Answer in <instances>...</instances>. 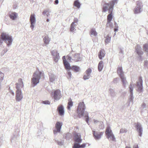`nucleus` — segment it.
Masks as SVG:
<instances>
[{
  "label": "nucleus",
  "instance_id": "b1692460",
  "mask_svg": "<svg viewBox=\"0 0 148 148\" xmlns=\"http://www.w3.org/2000/svg\"><path fill=\"white\" fill-rule=\"evenodd\" d=\"M58 109L60 114L61 116L63 115L64 114V110L63 106L62 105L59 106Z\"/></svg>",
  "mask_w": 148,
  "mask_h": 148
},
{
  "label": "nucleus",
  "instance_id": "c9c22d12",
  "mask_svg": "<svg viewBox=\"0 0 148 148\" xmlns=\"http://www.w3.org/2000/svg\"><path fill=\"white\" fill-rule=\"evenodd\" d=\"M99 129H103L104 128V125L103 122L101 121L99 122Z\"/></svg>",
  "mask_w": 148,
  "mask_h": 148
},
{
  "label": "nucleus",
  "instance_id": "6e6552de",
  "mask_svg": "<svg viewBox=\"0 0 148 148\" xmlns=\"http://www.w3.org/2000/svg\"><path fill=\"white\" fill-rule=\"evenodd\" d=\"M67 59L68 60L71 61L74 60L76 62L78 61L81 60V57L80 56V54L79 53H75L71 57L70 55H68L67 56Z\"/></svg>",
  "mask_w": 148,
  "mask_h": 148
},
{
  "label": "nucleus",
  "instance_id": "aec40b11",
  "mask_svg": "<svg viewBox=\"0 0 148 148\" xmlns=\"http://www.w3.org/2000/svg\"><path fill=\"white\" fill-rule=\"evenodd\" d=\"M117 73L120 77L124 76V72L123 71L121 66H120L118 67L117 69Z\"/></svg>",
  "mask_w": 148,
  "mask_h": 148
},
{
  "label": "nucleus",
  "instance_id": "c85d7f7f",
  "mask_svg": "<svg viewBox=\"0 0 148 148\" xmlns=\"http://www.w3.org/2000/svg\"><path fill=\"white\" fill-rule=\"evenodd\" d=\"M50 41V39L48 36H45L43 38V41L44 42V45H48L49 44Z\"/></svg>",
  "mask_w": 148,
  "mask_h": 148
},
{
  "label": "nucleus",
  "instance_id": "473e14b6",
  "mask_svg": "<svg viewBox=\"0 0 148 148\" xmlns=\"http://www.w3.org/2000/svg\"><path fill=\"white\" fill-rule=\"evenodd\" d=\"M74 5L77 7V8H79L80 6V4L78 0L75 1L74 3Z\"/></svg>",
  "mask_w": 148,
  "mask_h": 148
},
{
  "label": "nucleus",
  "instance_id": "e433bc0d",
  "mask_svg": "<svg viewBox=\"0 0 148 148\" xmlns=\"http://www.w3.org/2000/svg\"><path fill=\"white\" fill-rule=\"evenodd\" d=\"M73 106V102L72 101H69L68 103V105L67 106L68 109L69 110H70L71 107Z\"/></svg>",
  "mask_w": 148,
  "mask_h": 148
},
{
  "label": "nucleus",
  "instance_id": "4468645a",
  "mask_svg": "<svg viewBox=\"0 0 148 148\" xmlns=\"http://www.w3.org/2000/svg\"><path fill=\"white\" fill-rule=\"evenodd\" d=\"M52 55L53 56L54 61L55 62H57L60 58L59 53L57 52L56 50H53L51 52Z\"/></svg>",
  "mask_w": 148,
  "mask_h": 148
},
{
  "label": "nucleus",
  "instance_id": "bf43d9fd",
  "mask_svg": "<svg viewBox=\"0 0 148 148\" xmlns=\"http://www.w3.org/2000/svg\"><path fill=\"white\" fill-rule=\"evenodd\" d=\"M14 140V139H13V138H11V141L12 142Z\"/></svg>",
  "mask_w": 148,
  "mask_h": 148
},
{
  "label": "nucleus",
  "instance_id": "a211bd4d",
  "mask_svg": "<svg viewBox=\"0 0 148 148\" xmlns=\"http://www.w3.org/2000/svg\"><path fill=\"white\" fill-rule=\"evenodd\" d=\"M86 144L85 143L81 145L79 143H74L73 148H84L86 147Z\"/></svg>",
  "mask_w": 148,
  "mask_h": 148
},
{
  "label": "nucleus",
  "instance_id": "4be33fe9",
  "mask_svg": "<svg viewBox=\"0 0 148 148\" xmlns=\"http://www.w3.org/2000/svg\"><path fill=\"white\" fill-rule=\"evenodd\" d=\"M105 55V51L103 50H101L99 51L98 53V57L100 60H102L104 57Z\"/></svg>",
  "mask_w": 148,
  "mask_h": 148
},
{
  "label": "nucleus",
  "instance_id": "79ce46f5",
  "mask_svg": "<svg viewBox=\"0 0 148 148\" xmlns=\"http://www.w3.org/2000/svg\"><path fill=\"white\" fill-rule=\"evenodd\" d=\"M143 48L144 50L148 52V44H146L144 45Z\"/></svg>",
  "mask_w": 148,
  "mask_h": 148
},
{
  "label": "nucleus",
  "instance_id": "4d7b16f0",
  "mask_svg": "<svg viewBox=\"0 0 148 148\" xmlns=\"http://www.w3.org/2000/svg\"><path fill=\"white\" fill-rule=\"evenodd\" d=\"M10 93L12 94V95H13V96H14V92L12 91V90H11L10 91Z\"/></svg>",
  "mask_w": 148,
  "mask_h": 148
},
{
  "label": "nucleus",
  "instance_id": "f257e3e1",
  "mask_svg": "<svg viewBox=\"0 0 148 148\" xmlns=\"http://www.w3.org/2000/svg\"><path fill=\"white\" fill-rule=\"evenodd\" d=\"M86 109V106L83 102L79 103L77 109V113L79 118H81L85 114V117L86 118V122L88 123L89 120V117L88 113L85 112L84 113V110Z\"/></svg>",
  "mask_w": 148,
  "mask_h": 148
},
{
  "label": "nucleus",
  "instance_id": "9b49d317",
  "mask_svg": "<svg viewBox=\"0 0 148 148\" xmlns=\"http://www.w3.org/2000/svg\"><path fill=\"white\" fill-rule=\"evenodd\" d=\"M92 131L93 136L96 140H99L101 138L103 133V132H96L93 130Z\"/></svg>",
  "mask_w": 148,
  "mask_h": 148
},
{
  "label": "nucleus",
  "instance_id": "4c0bfd02",
  "mask_svg": "<svg viewBox=\"0 0 148 148\" xmlns=\"http://www.w3.org/2000/svg\"><path fill=\"white\" fill-rule=\"evenodd\" d=\"M109 91L111 96L112 97H114L115 96V93L114 90L112 89H110Z\"/></svg>",
  "mask_w": 148,
  "mask_h": 148
},
{
  "label": "nucleus",
  "instance_id": "58836bf2",
  "mask_svg": "<svg viewBox=\"0 0 148 148\" xmlns=\"http://www.w3.org/2000/svg\"><path fill=\"white\" fill-rule=\"evenodd\" d=\"M8 51L7 48H5L3 49L1 53V56H3L5 53H6Z\"/></svg>",
  "mask_w": 148,
  "mask_h": 148
},
{
  "label": "nucleus",
  "instance_id": "09e8293b",
  "mask_svg": "<svg viewBox=\"0 0 148 148\" xmlns=\"http://www.w3.org/2000/svg\"><path fill=\"white\" fill-rule=\"evenodd\" d=\"M100 122L101 121H98L97 120H94V122L95 123V124L97 123L99 124V122Z\"/></svg>",
  "mask_w": 148,
  "mask_h": 148
},
{
  "label": "nucleus",
  "instance_id": "a878e982",
  "mask_svg": "<svg viewBox=\"0 0 148 148\" xmlns=\"http://www.w3.org/2000/svg\"><path fill=\"white\" fill-rule=\"evenodd\" d=\"M49 80L51 82H54L56 78V76L53 74H50L49 75Z\"/></svg>",
  "mask_w": 148,
  "mask_h": 148
},
{
  "label": "nucleus",
  "instance_id": "f8f14e48",
  "mask_svg": "<svg viewBox=\"0 0 148 148\" xmlns=\"http://www.w3.org/2000/svg\"><path fill=\"white\" fill-rule=\"evenodd\" d=\"M136 127L137 132H138V135L140 137H141L143 132V128L141 124L138 122L136 124Z\"/></svg>",
  "mask_w": 148,
  "mask_h": 148
},
{
  "label": "nucleus",
  "instance_id": "a19ab883",
  "mask_svg": "<svg viewBox=\"0 0 148 148\" xmlns=\"http://www.w3.org/2000/svg\"><path fill=\"white\" fill-rule=\"evenodd\" d=\"M127 132V130L125 128L121 129L120 131V133H125Z\"/></svg>",
  "mask_w": 148,
  "mask_h": 148
},
{
  "label": "nucleus",
  "instance_id": "5701e85b",
  "mask_svg": "<svg viewBox=\"0 0 148 148\" xmlns=\"http://www.w3.org/2000/svg\"><path fill=\"white\" fill-rule=\"evenodd\" d=\"M123 83V85L124 87H126L128 84V82L126 80V78L125 76L120 77Z\"/></svg>",
  "mask_w": 148,
  "mask_h": 148
},
{
  "label": "nucleus",
  "instance_id": "f704fd0d",
  "mask_svg": "<svg viewBox=\"0 0 148 148\" xmlns=\"http://www.w3.org/2000/svg\"><path fill=\"white\" fill-rule=\"evenodd\" d=\"M113 24L111 21H107V23L106 24V27H110V28H112L113 27Z\"/></svg>",
  "mask_w": 148,
  "mask_h": 148
},
{
  "label": "nucleus",
  "instance_id": "ddd939ff",
  "mask_svg": "<svg viewBox=\"0 0 148 148\" xmlns=\"http://www.w3.org/2000/svg\"><path fill=\"white\" fill-rule=\"evenodd\" d=\"M62 125V123L61 122H57L55 124L56 130H53L54 134H56L57 132H60L61 127Z\"/></svg>",
  "mask_w": 148,
  "mask_h": 148
},
{
  "label": "nucleus",
  "instance_id": "2eb2a0df",
  "mask_svg": "<svg viewBox=\"0 0 148 148\" xmlns=\"http://www.w3.org/2000/svg\"><path fill=\"white\" fill-rule=\"evenodd\" d=\"M75 143H79L80 144L82 143V139L81 138V135L79 133H75L74 134Z\"/></svg>",
  "mask_w": 148,
  "mask_h": 148
},
{
  "label": "nucleus",
  "instance_id": "37998d69",
  "mask_svg": "<svg viewBox=\"0 0 148 148\" xmlns=\"http://www.w3.org/2000/svg\"><path fill=\"white\" fill-rule=\"evenodd\" d=\"M67 75L68 78V79H71V77L72 74H71V73L69 71H68Z\"/></svg>",
  "mask_w": 148,
  "mask_h": 148
},
{
  "label": "nucleus",
  "instance_id": "3c124183",
  "mask_svg": "<svg viewBox=\"0 0 148 148\" xmlns=\"http://www.w3.org/2000/svg\"><path fill=\"white\" fill-rule=\"evenodd\" d=\"M146 104L145 103H143L142 105V107L143 108H146Z\"/></svg>",
  "mask_w": 148,
  "mask_h": 148
},
{
  "label": "nucleus",
  "instance_id": "72a5a7b5",
  "mask_svg": "<svg viewBox=\"0 0 148 148\" xmlns=\"http://www.w3.org/2000/svg\"><path fill=\"white\" fill-rule=\"evenodd\" d=\"M71 69L76 72H78L80 69L79 67L75 66H72Z\"/></svg>",
  "mask_w": 148,
  "mask_h": 148
},
{
  "label": "nucleus",
  "instance_id": "cd10ccee",
  "mask_svg": "<svg viewBox=\"0 0 148 148\" xmlns=\"http://www.w3.org/2000/svg\"><path fill=\"white\" fill-rule=\"evenodd\" d=\"M111 36L109 34H108L106 36H105V42L106 44H108L110 42L111 40Z\"/></svg>",
  "mask_w": 148,
  "mask_h": 148
},
{
  "label": "nucleus",
  "instance_id": "338daca9",
  "mask_svg": "<svg viewBox=\"0 0 148 148\" xmlns=\"http://www.w3.org/2000/svg\"><path fill=\"white\" fill-rule=\"evenodd\" d=\"M115 25L116 26V25H117V24L116 23L115 24Z\"/></svg>",
  "mask_w": 148,
  "mask_h": 148
},
{
  "label": "nucleus",
  "instance_id": "f3484780",
  "mask_svg": "<svg viewBox=\"0 0 148 148\" xmlns=\"http://www.w3.org/2000/svg\"><path fill=\"white\" fill-rule=\"evenodd\" d=\"M134 85L132 83H131L129 87V91L130 93V100L132 101L133 99V91L134 88Z\"/></svg>",
  "mask_w": 148,
  "mask_h": 148
},
{
  "label": "nucleus",
  "instance_id": "5fc2aeb1",
  "mask_svg": "<svg viewBox=\"0 0 148 148\" xmlns=\"http://www.w3.org/2000/svg\"><path fill=\"white\" fill-rule=\"evenodd\" d=\"M133 148H138V145H134L133 146Z\"/></svg>",
  "mask_w": 148,
  "mask_h": 148
},
{
  "label": "nucleus",
  "instance_id": "e2e57ef3",
  "mask_svg": "<svg viewBox=\"0 0 148 148\" xmlns=\"http://www.w3.org/2000/svg\"><path fill=\"white\" fill-rule=\"evenodd\" d=\"M47 16H48L49 15V13H48L47 14Z\"/></svg>",
  "mask_w": 148,
  "mask_h": 148
},
{
  "label": "nucleus",
  "instance_id": "a18cd8bd",
  "mask_svg": "<svg viewBox=\"0 0 148 148\" xmlns=\"http://www.w3.org/2000/svg\"><path fill=\"white\" fill-rule=\"evenodd\" d=\"M57 142L58 145L61 146L64 143V141L63 140L58 141Z\"/></svg>",
  "mask_w": 148,
  "mask_h": 148
},
{
  "label": "nucleus",
  "instance_id": "8fccbe9b",
  "mask_svg": "<svg viewBox=\"0 0 148 148\" xmlns=\"http://www.w3.org/2000/svg\"><path fill=\"white\" fill-rule=\"evenodd\" d=\"M78 22V19L76 18H75L74 19V21L73 22H74L75 24V23H76Z\"/></svg>",
  "mask_w": 148,
  "mask_h": 148
},
{
  "label": "nucleus",
  "instance_id": "7c9ffc66",
  "mask_svg": "<svg viewBox=\"0 0 148 148\" xmlns=\"http://www.w3.org/2000/svg\"><path fill=\"white\" fill-rule=\"evenodd\" d=\"M112 13V12H109L110 14L107 16V21H111L112 20L113 17Z\"/></svg>",
  "mask_w": 148,
  "mask_h": 148
},
{
  "label": "nucleus",
  "instance_id": "1a4fd4ad",
  "mask_svg": "<svg viewBox=\"0 0 148 148\" xmlns=\"http://www.w3.org/2000/svg\"><path fill=\"white\" fill-rule=\"evenodd\" d=\"M36 21L35 15L34 14H31L30 18V27L32 30H33L34 28L35 27Z\"/></svg>",
  "mask_w": 148,
  "mask_h": 148
},
{
  "label": "nucleus",
  "instance_id": "2f4dec72",
  "mask_svg": "<svg viewBox=\"0 0 148 148\" xmlns=\"http://www.w3.org/2000/svg\"><path fill=\"white\" fill-rule=\"evenodd\" d=\"M63 63L65 68L66 69H71V68L70 66L69 63L67 61H65Z\"/></svg>",
  "mask_w": 148,
  "mask_h": 148
},
{
  "label": "nucleus",
  "instance_id": "20e7f679",
  "mask_svg": "<svg viewBox=\"0 0 148 148\" xmlns=\"http://www.w3.org/2000/svg\"><path fill=\"white\" fill-rule=\"evenodd\" d=\"M43 74V73L39 70L36 71L33 73V77L31 79V83L34 87L39 83L41 76Z\"/></svg>",
  "mask_w": 148,
  "mask_h": 148
},
{
  "label": "nucleus",
  "instance_id": "0e129e2a",
  "mask_svg": "<svg viewBox=\"0 0 148 148\" xmlns=\"http://www.w3.org/2000/svg\"><path fill=\"white\" fill-rule=\"evenodd\" d=\"M117 78H115L114 79V81H117Z\"/></svg>",
  "mask_w": 148,
  "mask_h": 148
},
{
  "label": "nucleus",
  "instance_id": "864d4df0",
  "mask_svg": "<svg viewBox=\"0 0 148 148\" xmlns=\"http://www.w3.org/2000/svg\"><path fill=\"white\" fill-rule=\"evenodd\" d=\"M62 58L63 60V62H65V61H67L65 59V56H63Z\"/></svg>",
  "mask_w": 148,
  "mask_h": 148
},
{
  "label": "nucleus",
  "instance_id": "dca6fc26",
  "mask_svg": "<svg viewBox=\"0 0 148 148\" xmlns=\"http://www.w3.org/2000/svg\"><path fill=\"white\" fill-rule=\"evenodd\" d=\"M137 86L138 87V91L141 92L142 91L143 88V80L141 77H140L139 81L137 82Z\"/></svg>",
  "mask_w": 148,
  "mask_h": 148
},
{
  "label": "nucleus",
  "instance_id": "412c9836",
  "mask_svg": "<svg viewBox=\"0 0 148 148\" xmlns=\"http://www.w3.org/2000/svg\"><path fill=\"white\" fill-rule=\"evenodd\" d=\"M9 16L11 19L14 20L17 18L18 14L15 12H12L10 14Z\"/></svg>",
  "mask_w": 148,
  "mask_h": 148
},
{
  "label": "nucleus",
  "instance_id": "6ab92c4d",
  "mask_svg": "<svg viewBox=\"0 0 148 148\" xmlns=\"http://www.w3.org/2000/svg\"><path fill=\"white\" fill-rule=\"evenodd\" d=\"M136 51L140 58L141 55L143 54V52L141 51V48L140 46L137 45L135 47Z\"/></svg>",
  "mask_w": 148,
  "mask_h": 148
},
{
  "label": "nucleus",
  "instance_id": "603ef678",
  "mask_svg": "<svg viewBox=\"0 0 148 148\" xmlns=\"http://www.w3.org/2000/svg\"><path fill=\"white\" fill-rule=\"evenodd\" d=\"M48 12V10H45L42 12V14L44 15L46 14L47 12Z\"/></svg>",
  "mask_w": 148,
  "mask_h": 148
},
{
  "label": "nucleus",
  "instance_id": "774afa93",
  "mask_svg": "<svg viewBox=\"0 0 148 148\" xmlns=\"http://www.w3.org/2000/svg\"><path fill=\"white\" fill-rule=\"evenodd\" d=\"M44 45H43V46H44V45H45V46H46V45H44Z\"/></svg>",
  "mask_w": 148,
  "mask_h": 148
},
{
  "label": "nucleus",
  "instance_id": "7ed1b4c3",
  "mask_svg": "<svg viewBox=\"0 0 148 148\" xmlns=\"http://www.w3.org/2000/svg\"><path fill=\"white\" fill-rule=\"evenodd\" d=\"M0 38V45L3 43V41H4L7 44L8 47L10 46L13 41L12 36L6 33H2Z\"/></svg>",
  "mask_w": 148,
  "mask_h": 148
},
{
  "label": "nucleus",
  "instance_id": "0eeeda50",
  "mask_svg": "<svg viewBox=\"0 0 148 148\" xmlns=\"http://www.w3.org/2000/svg\"><path fill=\"white\" fill-rule=\"evenodd\" d=\"M143 3L140 1H138L136 3V6L134 10L135 14H138L140 13L143 11Z\"/></svg>",
  "mask_w": 148,
  "mask_h": 148
},
{
  "label": "nucleus",
  "instance_id": "bb28decb",
  "mask_svg": "<svg viewBox=\"0 0 148 148\" xmlns=\"http://www.w3.org/2000/svg\"><path fill=\"white\" fill-rule=\"evenodd\" d=\"M103 62L102 61H101L99 62L98 66V70L99 71H101L103 69Z\"/></svg>",
  "mask_w": 148,
  "mask_h": 148
},
{
  "label": "nucleus",
  "instance_id": "c756f323",
  "mask_svg": "<svg viewBox=\"0 0 148 148\" xmlns=\"http://www.w3.org/2000/svg\"><path fill=\"white\" fill-rule=\"evenodd\" d=\"M97 33L94 29H92L90 31V34L92 36H96L97 35Z\"/></svg>",
  "mask_w": 148,
  "mask_h": 148
},
{
  "label": "nucleus",
  "instance_id": "49530a36",
  "mask_svg": "<svg viewBox=\"0 0 148 148\" xmlns=\"http://www.w3.org/2000/svg\"><path fill=\"white\" fill-rule=\"evenodd\" d=\"M91 72V70L90 69H88L86 71V74H89L90 75V74Z\"/></svg>",
  "mask_w": 148,
  "mask_h": 148
},
{
  "label": "nucleus",
  "instance_id": "39448f33",
  "mask_svg": "<svg viewBox=\"0 0 148 148\" xmlns=\"http://www.w3.org/2000/svg\"><path fill=\"white\" fill-rule=\"evenodd\" d=\"M118 0H112L109 3L105 4L103 7V12H106L108 10L109 12H112L114 5L117 3Z\"/></svg>",
  "mask_w": 148,
  "mask_h": 148
},
{
  "label": "nucleus",
  "instance_id": "9d476101",
  "mask_svg": "<svg viewBox=\"0 0 148 148\" xmlns=\"http://www.w3.org/2000/svg\"><path fill=\"white\" fill-rule=\"evenodd\" d=\"M62 97L60 91L57 89L55 90L54 92L53 98L55 100L58 101Z\"/></svg>",
  "mask_w": 148,
  "mask_h": 148
},
{
  "label": "nucleus",
  "instance_id": "c03bdc74",
  "mask_svg": "<svg viewBox=\"0 0 148 148\" xmlns=\"http://www.w3.org/2000/svg\"><path fill=\"white\" fill-rule=\"evenodd\" d=\"M42 103L45 104L49 105L50 104V102L49 101H43Z\"/></svg>",
  "mask_w": 148,
  "mask_h": 148
},
{
  "label": "nucleus",
  "instance_id": "69168bd1",
  "mask_svg": "<svg viewBox=\"0 0 148 148\" xmlns=\"http://www.w3.org/2000/svg\"><path fill=\"white\" fill-rule=\"evenodd\" d=\"M126 148H131L130 147H126Z\"/></svg>",
  "mask_w": 148,
  "mask_h": 148
},
{
  "label": "nucleus",
  "instance_id": "423d86ee",
  "mask_svg": "<svg viewBox=\"0 0 148 148\" xmlns=\"http://www.w3.org/2000/svg\"><path fill=\"white\" fill-rule=\"evenodd\" d=\"M106 134L107 136V138L109 140L112 141H115L116 138L114 136L110 127L108 126L106 129Z\"/></svg>",
  "mask_w": 148,
  "mask_h": 148
},
{
  "label": "nucleus",
  "instance_id": "393cba45",
  "mask_svg": "<svg viewBox=\"0 0 148 148\" xmlns=\"http://www.w3.org/2000/svg\"><path fill=\"white\" fill-rule=\"evenodd\" d=\"M76 25V24H75L74 22L72 23L71 25L70 28V31L71 32H75V31H76L75 27Z\"/></svg>",
  "mask_w": 148,
  "mask_h": 148
},
{
  "label": "nucleus",
  "instance_id": "f03ea898",
  "mask_svg": "<svg viewBox=\"0 0 148 148\" xmlns=\"http://www.w3.org/2000/svg\"><path fill=\"white\" fill-rule=\"evenodd\" d=\"M16 99L17 101H20L23 98L21 90V88L23 87L22 79H19L18 80V82L16 84Z\"/></svg>",
  "mask_w": 148,
  "mask_h": 148
},
{
  "label": "nucleus",
  "instance_id": "de8ad7c7",
  "mask_svg": "<svg viewBox=\"0 0 148 148\" xmlns=\"http://www.w3.org/2000/svg\"><path fill=\"white\" fill-rule=\"evenodd\" d=\"M145 66H146L148 68V61H145Z\"/></svg>",
  "mask_w": 148,
  "mask_h": 148
},
{
  "label": "nucleus",
  "instance_id": "ea45409f",
  "mask_svg": "<svg viewBox=\"0 0 148 148\" xmlns=\"http://www.w3.org/2000/svg\"><path fill=\"white\" fill-rule=\"evenodd\" d=\"M90 75L88 74H86L84 76V80L88 79L90 77Z\"/></svg>",
  "mask_w": 148,
  "mask_h": 148
},
{
  "label": "nucleus",
  "instance_id": "13d9d810",
  "mask_svg": "<svg viewBox=\"0 0 148 148\" xmlns=\"http://www.w3.org/2000/svg\"><path fill=\"white\" fill-rule=\"evenodd\" d=\"M118 30L117 28H115L114 29V32H116V31H117Z\"/></svg>",
  "mask_w": 148,
  "mask_h": 148
},
{
  "label": "nucleus",
  "instance_id": "6e6d98bb",
  "mask_svg": "<svg viewBox=\"0 0 148 148\" xmlns=\"http://www.w3.org/2000/svg\"><path fill=\"white\" fill-rule=\"evenodd\" d=\"M55 4H57L58 3V0H56L55 1Z\"/></svg>",
  "mask_w": 148,
  "mask_h": 148
},
{
  "label": "nucleus",
  "instance_id": "680f3d73",
  "mask_svg": "<svg viewBox=\"0 0 148 148\" xmlns=\"http://www.w3.org/2000/svg\"><path fill=\"white\" fill-rule=\"evenodd\" d=\"M49 19H47V22H49Z\"/></svg>",
  "mask_w": 148,
  "mask_h": 148
},
{
  "label": "nucleus",
  "instance_id": "052dcab7",
  "mask_svg": "<svg viewBox=\"0 0 148 148\" xmlns=\"http://www.w3.org/2000/svg\"><path fill=\"white\" fill-rule=\"evenodd\" d=\"M120 52L121 53H122V54H123V51L122 50H121V52Z\"/></svg>",
  "mask_w": 148,
  "mask_h": 148
}]
</instances>
